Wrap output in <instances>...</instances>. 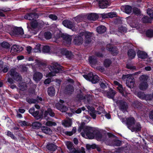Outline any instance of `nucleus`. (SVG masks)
Segmentation results:
<instances>
[{
    "mask_svg": "<svg viewBox=\"0 0 153 153\" xmlns=\"http://www.w3.org/2000/svg\"><path fill=\"white\" fill-rule=\"evenodd\" d=\"M148 77V76L146 75H143L140 78L141 82H146L147 80Z\"/></svg>",
    "mask_w": 153,
    "mask_h": 153,
    "instance_id": "de8ad7c7",
    "label": "nucleus"
},
{
    "mask_svg": "<svg viewBox=\"0 0 153 153\" xmlns=\"http://www.w3.org/2000/svg\"><path fill=\"white\" fill-rule=\"evenodd\" d=\"M6 29V31L9 32L12 36L17 35L23 37H26L24 35L23 29L21 27L12 26L8 25L7 26Z\"/></svg>",
    "mask_w": 153,
    "mask_h": 153,
    "instance_id": "f257e3e1",
    "label": "nucleus"
},
{
    "mask_svg": "<svg viewBox=\"0 0 153 153\" xmlns=\"http://www.w3.org/2000/svg\"><path fill=\"white\" fill-rule=\"evenodd\" d=\"M62 23L65 26L71 29L73 27V23L68 20H65Z\"/></svg>",
    "mask_w": 153,
    "mask_h": 153,
    "instance_id": "6ab92c4d",
    "label": "nucleus"
},
{
    "mask_svg": "<svg viewBox=\"0 0 153 153\" xmlns=\"http://www.w3.org/2000/svg\"><path fill=\"white\" fill-rule=\"evenodd\" d=\"M107 48L108 51H111V54L113 55H115L117 54L118 53L116 47H114L113 46H111V45L108 44L107 45Z\"/></svg>",
    "mask_w": 153,
    "mask_h": 153,
    "instance_id": "f3484780",
    "label": "nucleus"
},
{
    "mask_svg": "<svg viewBox=\"0 0 153 153\" xmlns=\"http://www.w3.org/2000/svg\"><path fill=\"white\" fill-rule=\"evenodd\" d=\"M85 110V108L83 107L81 108H78L77 110L73 111V113L75 112L77 114H79L81 113L82 110L84 111Z\"/></svg>",
    "mask_w": 153,
    "mask_h": 153,
    "instance_id": "8fccbe9b",
    "label": "nucleus"
},
{
    "mask_svg": "<svg viewBox=\"0 0 153 153\" xmlns=\"http://www.w3.org/2000/svg\"><path fill=\"white\" fill-rule=\"evenodd\" d=\"M62 125L65 127H68L71 126V121L70 120H64L62 122Z\"/></svg>",
    "mask_w": 153,
    "mask_h": 153,
    "instance_id": "f704fd0d",
    "label": "nucleus"
},
{
    "mask_svg": "<svg viewBox=\"0 0 153 153\" xmlns=\"http://www.w3.org/2000/svg\"><path fill=\"white\" fill-rule=\"evenodd\" d=\"M23 50V48L22 47L15 45L12 46L10 52L12 53L15 54L17 53H19L22 51Z\"/></svg>",
    "mask_w": 153,
    "mask_h": 153,
    "instance_id": "9d476101",
    "label": "nucleus"
},
{
    "mask_svg": "<svg viewBox=\"0 0 153 153\" xmlns=\"http://www.w3.org/2000/svg\"><path fill=\"white\" fill-rule=\"evenodd\" d=\"M84 77L87 80L93 83H95L99 80V77L96 75H94L92 73H90L88 75H84Z\"/></svg>",
    "mask_w": 153,
    "mask_h": 153,
    "instance_id": "423d86ee",
    "label": "nucleus"
},
{
    "mask_svg": "<svg viewBox=\"0 0 153 153\" xmlns=\"http://www.w3.org/2000/svg\"><path fill=\"white\" fill-rule=\"evenodd\" d=\"M76 128L75 127H74L71 131H66L65 132V134L67 135L71 136L75 133L76 131Z\"/></svg>",
    "mask_w": 153,
    "mask_h": 153,
    "instance_id": "e433bc0d",
    "label": "nucleus"
},
{
    "mask_svg": "<svg viewBox=\"0 0 153 153\" xmlns=\"http://www.w3.org/2000/svg\"><path fill=\"white\" fill-rule=\"evenodd\" d=\"M66 88L68 92L69 93L73 92L74 90L73 87L70 85L67 86Z\"/></svg>",
    "mask_w": 153,
    "mask_h": 153,
    "instance_id": "37998d69",
    "label": "nucleus"
},
{
    "mask_svg": "<svg viewBox=\"0 0 153 153\" xmlns=\"http://www.w3.org/2000/svg\"><path fill=\"white\" fill-rule=\"evenodd\" d=\"M62 67L56 63H53L50 69L51 72L47 74L46 77H51L54 76L56 73L60 72L62 69Z\"/></svg>",
    "mask_w": 153,
    "mask_h": 153,
    "instance_id": "7ed1b4c3",
    "label": "nucleus"
},
{
    "mask_svg": "<svg viewBox=\"0 0 153 153\" xmlns=\"http://www.w3.org/2000/svg\"><path fill=\"white\" fill-rule=\"evenodd\" d=\"M142 128L140 124L137 123L134 126H132L130 129L132 131H140Z\"/></svg>",
    "mask_w": 153,
    "mask_h": 153,
    "instance_id": "aec40b11",
    "label": "nucleus"
},
{
    "mask_svg": "<svg viewBox=\"0 0 153 153\" xmlns=\"http://www.w3.org/2000/svg\"><path fill=\"white\" fill-rule=\"evenodd\" d=\"M119 92L124 96L126 97L127 94L125 91H124L122 85H120L117 88Z\"/></svg>",
    "mask_w": 153,
    "mask_h": 153,
    "instance_id": "2f4dec72",
    "label": "nucleus"
},
{
    "mask_svg": "<svg viewBox=\"0 0 153 153\" xmlns=\"http://www.w3.org/2000/svg\"><path fill=\"white\" fill-rule=\"evenodd\" d=\"M108 13L109 18H112L117 16V13L115 12H112Z\"/></svg>",
    "mask_w": 153,
    "mask_h": 153,
    "instance_id": "a18cd8bd",
    "label": "nucleus"
},
{
    "mask_svg": "<svg viewBox=\"0 0 153 153\" xmlns=\"http://www.w3.org/2000/svg\"><path fill=\"white\" fill-rule=\"evenodd\" d=\"M116 102L122 111H125L128 108L127 104L126 102H124L123 100H118Z\"/></svg>",
    "mask_w": 153,
    "mask_h": 153,
    "instance_id": "6e6552de",
    "label": "nucleus"
},
{
    "mask_svg": "<svg viewBox=\"0 0 153 153\" xmlns=\"http://www.w3.org/2000/svg\"><path fill=\"white\" fill-rule=\"evenodd\" d=\"M10 72V75L13 78V77L15 76L16 75L18 74L16 72V69L15 68L11 69Z\"/></svg>",
    "mask_w": 153,
    "mask_h": 153,
    "instance_id": "58836bf2",
    "label": "nucleus"
},
{
    "mask_svg": "<svg viewBox=\"0 0 153 153\" xmlns=\"http://www.w3.org/2000/svg\"><path fill=\"white\" fill-rule=\"evenodd\" d=\"M83 42L82 37L80 36H76L74 39L73 42L76 45H80Z\"/></svg>",
    "mask_w": 153,
    "mask_h": 153,
    "instance_id": "a211bd4d",
    "label": "nucleus"
},
{
    "mask_svg": "<svg viewBox=\"0 0 153 153\" xmlns=\"http://www.w3.org/2000/svg\"><path fill=\"white\" fill-rule=\"evenodd\" d=\"M146 36L149 37H151L153 36V30H148L146 32Z\"/></svg>",
    "mask_w": 153,
    "mask_h": 153,
    "instance_id": "603ef678",
    "label": "nucleus"
},
{
    "mask_svg": "<svg viewBox=\"0 0 153 153\" xmlns=\"http://www.w3.org/2000/svg\"><path fill=\"white\" fill-rule=\"evenodd\" d=\"M105 94H106L107 97L109 98H112L115 94V91L111 89H110L108 92L105 91L104 90L102 92Z\"/></svg>",
    "mask_w": 153,
    "mask_h": 153,
    "instance_id": "4468645a",
    "label": "nucleus"
},
{
    "mask_svg": "<svg viewBox=\"0 0 153 153\" xmlns=\"http://www.w3.org/2000/svg\"><path fill=\"white\" fill-rule=\"evenodd\" d=\"M126 121L125 122L128 127L130 129L135 123L136 120L133 117H130L126 119Z\"/></svg>",
    "mask_w": 153,
    "mask_h": 153,
    "instance_id": "9b49d317",
    "label": "nucleus"
},
{
    "mask_svg": "<svg viewBox=\"0 0 153 153\" xmlns=\"http://www.w3.org/2000/svg\"><path fill=\"white\" fill-rule=\"evenodd\" d=\"M22 84L23 85V86L19 84V87L21 90L24 91L26 89V84L25 83H23Z\"/></svg>",
    "mask_w": 153,
    "mask_h": 153,
    "instance_id": "13d9d810",
    "label": "nucleus"
},
{
    "mask_svg": "<svg viewBox=\"0 0 153 153\" xmlns=\"http://www.w3.org/2000/svg\"><path fill=\"white\" fill-rule=\"evenodd\" d=\"M55 106L57 109L62 112H65L68 110V107L59 103H56L55 105Z\"/></svg>",
    "mask_w": 153,
    "mask_h": 153,
    "instance_id": "dca6fc26",
    "label": "nucleus"
},
{
    "mask_svg": "<svg viewBox=\"0 0 153 153\" xmlns=\"http://www.w3.org/2000/svg\"><path fill=\"white\" fill-rule=\"evenodd\" d=\"M137 53V55L139 58L144 59L146 58L147 56V53L143 51L139 50Z\"/></svg>",
    "mask_w": 153,
    "mask_h": 153,
    "instance_id": "4be33fe9",
    "label": "nucleus"
},
{
    "mask_svg": "<svg viewBox=\"0 0 153 153\" xmlns=\"http://www.w3.org/2000/svg\"><path fill=\"white\" fill-rule=\"evenodd\" d=\"M77 19H99V14L91 13L86 14H82L79 15L76 17Z\"/></svg>",
    "mask_w": 153,
    "mask_h": 153,
    "instance_id": "39448f33",
    "label": "nucleus"
},
{
    "mask_svg": "<svg viewBox=\"0 0 153 153\" xmlns=\"http://www.w3.org/2000/svg\"><path fill=\"white\" fill-rule=\"evenodd\" d=\"M27 102L30 103H36L38 102L37 100L33 99L28 100H27Z\"/></svg>",
    "mask_w": 153,
    "mask_h": 153,
    "instance_id": "680f3d73",
    "label": "nucleus"
},
{
    "mask_svg": "<svg viewBox=\"0 0 153 153\" xmlns=\"http://www.w3.org/2000/svg\"><path fill=\"white\" fill-rule=\"evenodd\" d=\"M110 0H100L99 1V5L100 8H104L107 7L110 4Z\"/></svg>",
    "mask_w": 153,
    "mask_h": 153,
    "instance_id": "1a4fd4ad",
    "label": "nucleus"
},
{
    "mask_svg": "<svg viewBox=\"0 0 153 153\" xmlns=\"http://www.w3.org/2000/svg\"><path fill=\"white\" fill-rule=\"evenodd\" d=\"M108 13H103L102 14H99V19H106L108 18Z\"/></svg>",
    "mask_w": 153,
    "mask_h": 153,
    "instance_id": "a19ab883",
    "label": "nucleus"
},
{
    "mask_svg": "<svg viewBox=\"0 0 153 153\" xmlns=\"http://www.w3.org/2000/svg\"><path fill=\"white\" fill-rule=\"evenodd\" d=\"M68 51L66 49H63L61 51V53L63 55H65Z\"/></svg>",
    "mask_w": 153,
    "mask_h": 153,
    "instance_id": "e2e57ef3",
    "label": "nucleus"
},
{
    "mask_svg": "<svg viewBox=\"0 0 153 153\" xmlns=\"http://www.w3.org/2000/svg\"><path fill=\"white\" fill-rule=\"evenodd\" d=\"M106 28L104 26L101 25L97 28V32L100 34H102L105 32L106 31Z\"/></svg>",
    "mask_w": 153,
    "mask_h": 153,
    "instance_id": "cd10ccee",
    "label": "nucleus"
},
{
    "mask_svg": "<svg viewBox=\"0 0 153 153\" xmlns=\"http://www.w3.org/2000/svg\"><path fill=\"white\" fill-rule=\"evenodd\" d=\"M42 77L43 75L42 73L39 72H36L33 75V79L36 82H38L42 79Z\"/></svg>",
    "mask_w": 153,
    "mask_h": 153,
    "instance_id": "2eb2a0df",
    "label": "nucleus"
},
{
    "mask_svg": "<svg viewBox=\"0 0 153 153\" xmlns=\"http://www.w3.org/2000/svg\"><path fill=\"white\" fill-rule=\"evenodd\" d=\"M89 62L91 64H94L96 62V59L95 56H90L89 58Z\"/></svg>",
    "mask_w": 153,
    "mask_h": 153,
    "instance_id": "4c0bfd02",
    "label": "nucleus"
},
{
    "mask_svg": "<svg viewBox=\"0 0 153 153\" xmlns=\"http://www.w3.org/2000/svg\"><path fill=\"white\" fill-rule=\"evenodd\" d=\"M50 49L48 46H44L42 49V51L44 53H48L50 51Z\"/></svg>",
    "mask_w": 153,
    "mask_h": 153,
    "instance_id": "3c124183",
    "label": "nucleus"
},
{
    "mask_svg": "<svg viewBox=\"0 0 153 153\" xmlns=\"http://www.w3.org/2000/svg\"><path fill=\"white\" fill-rule=\"evenodd\" d=\"M42 124L39 122H35L32 124V126L33 128L35 129H38L41 126Z\"/></svg>",
    "mask_w": 153,
    "mask_h": 153,
    "instance_id": "c9c22d12",
    "label": "nucleus"
},
{
    "mask_svg": "<svg viewBox=\"0 0 153 153\" xmlns=\"http://www.w3.org/2000/svg\"><path fill=\"white\" fill-rule=\"evenodd\" d=\"M39 111H34L33 113L32 114V115L35 117H37L38 115L39 114Z\"/></svg>",
    "mask_w": 153,
    "mask_h": 153,
    "instance_id": "338daca9",
    "label": "nucleus"
},
{
    "mask_svg": "<svg viewBox=\"0 0 153 153\" xmlns=\"http://www.w3.org/2000/svg\"><path fill=\"white\" fill-rule=\"evenodd\" d=\"M41 45L38 44L36 46L35 48L33 49V52L35 53L40 52L41 51Z\"/></svg>",
    "mask_w": 153,
    "mask_h": 153,
    "instance_id": "ea45409f",
    "label": "nucleus"
},
{
    "mask_svg": "<svg viewBox=\"0 0 153 153\" xmlns=\"http://www.w3.org/2000/svg\"><path fill=\"white\" fill-rule=\"evenodd\" d=\"M42 132L45 134H52V131L47 126H43L41 128Z\"/></svg>",
    "mask_w": 153,
    "mask_h": 153,
    "instance_id": "5701e85b",
    "label": "nucleus"
},
{
    "mask_svg": "<svg viewBox=\"0 0 153 153\" xmlns=\"http://www.w3.org/2000/svg\"><path fill=\"white\" fill-rule=\"evenodd\" d=\"M30 24L31 28L29 29V31L32 34H36V31H33V30L35 29L36 30L39 29L40 27L39 24H38V22L36 20H35L31 22Z\"/></svg>",
    "mask_w": 153,
    "mask_h": 153,
    "instance_id": "0eeeda50",
    "label": "nucleus"
},
{
    "mask_svg": "<svg viewBox=\"0 0 153 153\" xmlns=\"http://www.w3.org/2000/svg\"><path fill=\"white\" fill-rule=\"evenodd\" d=\"M48 114H49L50 116L52 117L55 116V113L50 108H48L47 111H45L44 114V115L45 117H46Z\"/></svg>",
    "mask_w": 153,
    "mask_h": 153,
    "instance_id": "bb28decb",
    "label": "nucleus"
},
{
    "mask_svg": "<svg viewBox=\"0 0 153 153\" xmlns=\"http://www.w3.org/2000/svg\"><path fill=\"white\" fill-rule=\"evenodd\" d=\"M133 12L136 14H140V13L139 9L137 8H134L133 9Z\"/></svg>",
    "mask_w": 153,
    "mask_h": 153,
    "instance_id": "bf43d9fd",
    "label": "nucleus"
},
{
    "mask_svg": "<svg viewBox=\"0 0 153 153\" xmlns=\"http://www.w3.org/2000/svg\"><path fill=\"white\" fill-rule=\"evenodd\" d=\"M49 17L51 19H57L58 17L54 14H51L49 15Z\"/></svg>",
    "mask_w": 153,
    "mask_h": 153,
    "instance_id": "0e129e2a",
    "label": "nucleus"
},
{
    "mask_svg": "<svg viewBox=\"0 0 153 153\" xmlns=\"http://www.w3.org/2000/svg\"><path fill=\"white\" fill-rule=\"evenodd\" d=\"M128 55L129 58L132 59L136 56V53L133 50L130 49L128 52Z\"/></svg>",
    "mask_w": 153,
    "mask_h": 153,
    "instance_id": "c756f323",
    "label": "nucleus"
},
{
    "mask_svg": "<svg viewBox=\"0 0 153 153\" xmlns=\"http://www.w3.org/2000/svg\"><path fill=\"white\" fill-rule=\"evenodd\" d=\"M47 148L49 150L54 151L56 149V146L53 144H49L47 145Z\"/></svg>",
    "mask_w": 153,
    "mask_h": 153,
    "instance_id": "72a5a7b5",
    "label": "nucleus"
},
{
    "mask_svg": "<svg viewBox=\"0 0 153 153\" xmlns=\"http://www.w3.org/2000/svg\"><path fill=\"white\" fill-rule=\"evenodd\" d=\"M91 133L94 134V137L93 138L95 137L97 140H105L104 137L102 136V134L99 132H96L94 131L93 128V131L91 132H90V134Z\"/></svg>",
    "mask_w": 153,
    "mask_h": 153,
    "instance_id": "f8f14e48",
    "label": "nucleus"
},
{
    "mask_svg": "<svg viewBox=\"0 0 153 153\" xmlns=\"http://www.w3.org/2000/svg\"><path fill=\"white\" fill-rule=\"evenodd\" d=\"M61 37L66 41L67 43H71V36L66 34H62L61 35Z\"/></svg>",
    "mask_w": 153,
    "mask_h": 153,
    "instance_id": "a878e982",
    "label": "nucleus"
},
{
    "mask_svg": "<svg viewBox=\"0 0 153 153\" xmlns=\"http://www.w3.org/2000/svg\"><path fill=\"white\" fill-rule=\"evenodd\" d=\"M34 14L32 13H30L29 14H27L25 15V19H31V18H33L32 19H34L33 17L34 16Z\"/></svg>",
    "mask_w": 153,
    "mask_h": 153,
    "instance_id": "49530a36",
    "label": "nucleus"
},
{
    "mask_svg": "<svg viewBox=\"0 0 153 153\" xmlns=\"http://www.w3.org/2000/svg\"><path fill=\"white\" fill-rule=\"evenodd\" d=\"M61 37L66 41L67 43H71V36L66 34H62L61 35Z\"/></svg>",
    "mask_w": 153,
    "mask_h": 153,
    "instance_id": "b1692460",
    "label": "nucleus"
},
{
    "mask_svg": "<svg viewBox=\"0 0 153 153\" xmlns=\"http://www.w3.org/2000/svg\"><path fill=\"white\" fill-rule=\"evenodd\" d=\"M97 146L95 144H93L91 145H87L86 146V148L88 149H90L91 148L92 149H94L96 148Z\"/></svg>",
    "mask_w": 153,
    "mask_h": 153,
    "instance_id": "4d7b16f0",
    "label": "nucleus"
},
{
    "mask_svg": "<svg viewBox=\"0 0 153 153\" xmlns=\"http://www.w3.org/2000/svg\"><path fill=\"white\" fill-rule=\"evenodd\" d=\"M72 55V53L71 52L68 51V52L66 53L65 56L67 58L71 57Z\"/></svg>",
    "mask_w": 153,
    "mask_h": 153,
    "instance_id": "69168bd1",
    "label": "nucleus"
},
{
    "mask_svg": "<svg viewBox=\"0 0 153 153\" xmlns=\"http://www.w3.org/2000/svg\"><path fill=\"white\" fill-rule=\"evenodd\" d=\"M81 129H82L84 132V133L82 132L81 133L83 137L89 139H93L94 137V134L92 133H90V132L93 131V128L87 126H81L78 129V131L80 132Z\"/></svg>",
    "mask_w": 153,
    "mask_h": 153,
    "instance_id": "f03ea898",
    "label": "nucleus"
},
{
    "mask_svg": "<svg viewBox=\"0 0 153 153\" xmlns=\"http://www.w3.org/2000/svg\"><path fill=\"white\" fill-rule=\"evenodd\" d=\"M61 37L66 41L67 43H71V36L66 34H62L61 35Z\"/></svg>",
    "mask_w": 153,
    "mask_h": 153,
    "instance_id": "393cba45",
    "label": "nucleus"
},
{
    "mask_svg": "<svg viewBox=\"0 0 153 153\" xmlns=\"http://www.w3.org/2000/svg\"><path fill=\"white\" fill-rule=\"evenodd\" d=\"M95 112V110H94V111H93L89 113L90 115L93 119H95L96 117Z\"/></svg>",
    "mask_w": 153,
    "mask_h": 153,
    "instance_id": "052dcab7",
    "label": "nucleus"
},
{
    "mask_svg": "<svg viewBox=\"0 0 153 153\" xmlns=\"http://www.w3.org/2000/svg\"><path fill=\"white\" fill-rule=\"evenodd\" d=\"M121 9L127 14L130 13L132 10V8L129 5L123 6L121 7Z\"/></svg>",
    "mask_w": 153,
    "mask_h": 153,
    "instance_id": "412c9836",
    "label": "nucleus"
},
{
    "mask_svg": "<svg viewBox=\"0 0 153 153\" xmlns=\"http://www.w3.org/2000/svg\"><path fill=\"white\" fill-rule=\"evenodd\" d=\"M47 121L45 124V123H43L45 124V125L48 126L52 127L53 126H55L56 125V122L53 121L52 120H48L47 119Z\"/></svg>",
    "mask_w": 153,
    "mask_h": 153,
    "instance_id": "c85d7f7f",
    "label": "nucleus"
},
{
    "mask_svg": "<svg viewBox=\"0 0 153 153\" xmlns=\"http://www.w3.org/2000/svg\"><path fill=\"white\" fill-rule=\"evenodd\" d=\"M66 145L68 148L69 149H72L73 145L72 143L70 142H66Z\"/></svg>",
    "mask_w": 153,
    "mask_h": 153,
    "instance_id": "6e6d98bb",
    "label": "nucleus"
},
{
    "mask_svg": "<svg viewBox=\"0 0 153 153\" xmlns=\"http://www.w3.org/2000/svg\"><path fill=\"white\" fill-rule=\"evenodd\" d=\"M1 46L4 48H7L10 47V45L7 42H4L1 44Z\"/></svg>",
    "mask_w": 153,
    "mask_h": 153,
    "instance_id": "5fc2aeb1",
    "label": "nucleus"
},
{
    "mask_svg": "<svg viewBox=\"0 0 153 153\" xmlns=\"http://www.w3.org/2000/svg\"><path fill=\"white\" fill-rule=\"evenodd\" d=\"M48 94L51 96H54L55 93V89L53 87H50L48 88Z\"/></svg>",
    "mask_w": 153,
    "mask_h": 153,
    "instance_id": "473e14b6",
    "label": "nucleus"
},
{
    "mask_svg": "<svg viewBox=\"0 0 153 153\" xmlns=\"http://www.w3.org/2000/svg\"><path fill=\"white\" fill-rule=\"evenodd\" d=\"M14 80L17 81H19L20 80H21L22 79V77L21 76H20L19 74H17V75H16L13 77V78Z\"/></svg>",
    "mask_w": 153,
    "mask_h": 153,
    "instance_id": "864d4df0",
    "label": "nucleus"
},
{
    "mask_svg": "<svg viewBox=\"0 0 153 153\" xmlns=\"http://www.w3.org/2000/svg\"><path fill=\"white\" fill-rule=\"evenodd\" d=\"M82 35H84L85 37V42L88 43L91 41V37L92 35V33L89 32H83L82 33Z\"/></svg>",
    "mask_w": 153,
    "mask_h": 153,
    "instance_id": "ddd939ff",
    "label": "nucleus"
},
{
    "mask_svg": "<svg viewBox=\"0 0 153 153\" xmlns=\"http://www.w3.org/2000/svg\"><path fill=\"white\" fill-rule=\"evenodd\" d=\"M7 134L8 136L12 138H14L13 134L10 131H8L7 132Z\"/></svg>",
    "mask_w": 153,
    "mask_h": 153,
    "instance_id": "774afa93",
    "label": "nucleus"
},
{
    "mask_svg": "<svg viewBox=\"0 0 153 153\" xmlns=\"http://www.w3.org/2000/svg\"><path fill=\"white\" fill-rule=\"evenodd\" d=\"M44 36L46 39H49L51 38L52 34L50 32H47L45 33Z\"/></svg>",
    "mask_w": 153,
    "mask_h": 153,
    "instance_id": "79ce46f5",
    "label": "nucleus"
},
{
    "mask_svg": "<svg viewBox=\"0 0 153 153\" xmlns=\"http://www.w3.org/2000/svg\"><path fill=\"white\" fill-rule=\"evenodd\" d=\"M147 13L150 17L153 19V10L150 8H148L147 10Z\"/></svg>",
    "mask_w": 153,
    "mask_h": 153,
    "instance_id": "c03bdc74",
    "label": "nucleus"
},
{
    "mask_svg": "<svg viewBox=\"0 0 153 153\" xmlns=\"http://www.w3.org/2000/svg\"><path fill=\"white\" fill-rule=\"evenodd\" d=\"M111 63V61L109 59H106L104 62V64L106 67H109Z\"/></svg>",
    "mask_w": 153,
    "mask_h": 153,
    "instance_id": "09e8293b",
    "label": "nucleus"
},
{
    "mask_svg": "<svg viewBox=\"0 0 153 153\" xmlns=\"http://www.w3.org/2000/svg\"><path fill=\"white\" fill-rule=\"evenodd\" d=\"M148 87L146 82H141L139 86V88L142 90L146 89Z\"/></svg>",
    "mask_w": 153,
    "mask_h": 153,
    "instance_id": "7c9ffc66",
    "label": "nucleus"
},
{
    "mask_svg": "<svg viewBox=\"0 0 153 153\" xmlns=\"http://www.w3.org/2000/svg\"><path fill=\"white\" fill-rule=\"evenodd\" d=\"M134 74H129L126 75H123L122 77L123 79H127L126 84L130 88H133L134 83V80L133 77Z\"/></svg>",
    "mask_w": 153,
    "mask_h": 153,
    "instance_id": "20e7f679",
    "label": "nucleus"
}]
</instances>
